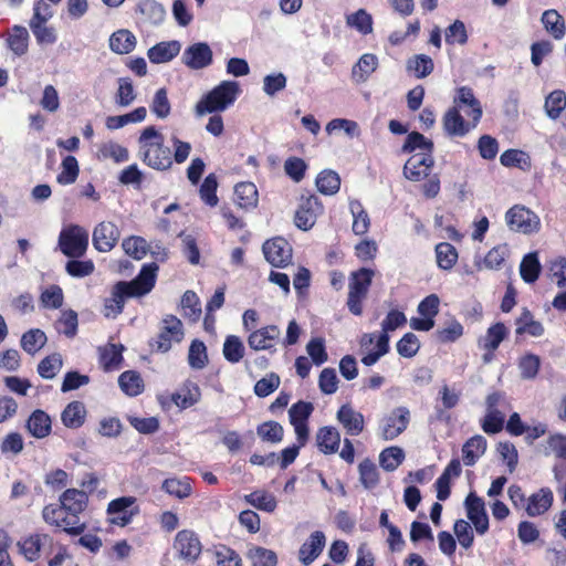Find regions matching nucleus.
Returning a JSON list of instances; mask_svg holds the SVG:
<instances>
[{
  "label": "nucleus",
  "instance_id": "34",
  "mask_svg": "<svg viewBox=\"0 0 566 566\" xmlns=\"http://www.w3.org/2000/svg\"><path fill=\"white\" fill-rule=\"evenodd\" d=\"M516 334H527L533 337H539L544 334V326L541 322L535 321L533 314L524 308L521 315L516 318Z\"/></svg>",
  "mask_w": 566,
  "mask_h": 566
},
{
  "label": "nucleus",
  "instance_id": "10",
  "mask_svg": "<svg viewBox=\"0 0 566 566\" xmlns=\"http://www.w3.org/2000/svg\"><path fill=\"white\" fill-rule=\"evenodd\" d=\"M281 337V331L276 325H266L250 332L247 342L255 352L268 350L274 353Z\"/></svg>",
  "mask_w": 566,
  "mask_h": 566
},
{
  "label": "nucleus",
  "instance_id": "57",
  "mask_svg": "<svg viewBox=\"0 0 566 566\" xmlns=\"http://www.w3.org/2000/svg\"><path fill=\"white\" fill-rule=\"evenodd\" d=\"M405 459L403 450L399 447H389L381 451L379 463L386 471L396 470Z\"/></svg>",
  "mask_w": 566,
  "mask_h": 566
},
{
  "label": "nucleus",
  "instance_id": "16",
  "mask_svg": "<svg viewBox=\"0 0 566 566\" xmlns=\"http://www.w3.org/2000/svg\"><path fill=\"white\" fill-rule=\"evenodd\" d=\"M433 163L432 155L416 154L405 164L403 175L409 180L419 181L429 176Z\"/></svg>",
  "mask_w": 566,
  "mask_h": 566
},
{
  "label": "nucleus",
  "instance_id": "53",
  "mask_svg": "<svg viewBox=\"0 0 566 566\" xmlns=\"http://www.w3.org/2000/svg\"><path fill=\"white\" fill-rule=\"evenodd\" d=\"M566 108V94L562 90L553 91L545 99V111L549 118L556 119Z\"/></svg>",
  "mask_w": 566,
  "mask_h": 566
},
{
  "label": "nucleus",
  "instance_id": "28",
  "mask_svg": "<svg viewBox=\"0 0 566 566\" xmlns=\"http://www.w3.org/2000/svg\"><path fill=\"white\" fill-rule=\"evenodd\" d=\"M553 503V492L543 488L527 499L525 510L530 516H537L545 513Z\"/></svg>",
  "mask_w": 566,
  "mask_h": 566
},
{
  "label": "nucleus",
  "instance_id": "27",
  "mask_svg": "<svg viewBox=\"0 0 566 566\" xmlns=\"http://www.w3.org/2000/svg\"><path fill=\"white\" fill-rule=\"evenodd\" d=\"M340 443V433L335 427L326 426L316 433V444L325 454L337 452Z\"/></svg>",
  "mask_w": 566,
  "mask_h": 566
},
{
  "label": "nucleus",
  "instance_id": "52",
  "mask_svg": "<svg viewBox=\"0 0 566 566\" xmlns=\"http://www.w3.org/2000/svg\"><path fill=\"white\" fill-rule=\"evenodd\" d=\"M252 566H276L277 556L272 549L253 546L248 552Z\"/></svg>",
  "mask_w": 566,
  "mask_h": 566
},
{
  "label": "nucleus",
  "instance_id": "37",
  "mask_svg": "<svg viewBox=\"0 0 566 566\" xmlns=\"http://www.w3.org/2000/svg\"><path fill=\"white\" fill-rule=\"evenodd\" d=\"M349 210L353 216V232L357 235L367 233L370 227V219L359 200L349 201Z\"/></svg>",
  "mask_w": 566,
  "mask_h": 566
},
{
  "label": "nucleus",
  "instance_id": "43",
  "mask_svg": "<svg viewBox=\"0 0 566 566\" xmlns=\"http://www.w3.org/2000/svg\"><path fill=\"white\" fill-rule=\"evenodd\" d=\"M244 353L245 347L239 336L229 335L226 337L222 348L226 360L231 364H237L244 357Z\"/></svg>",
  "mask_w": 566,
  "mask_h": 566
},
{
  "label": "nucleus",
  "instance_id": "7",
  "mask_svg": "<svg viewBox=\"0 0 566 566\" xmlns=\"http://www.w3.org/2000/svg\"><path fill=\"white\" fill-rule=\"evenodd\" d=\"M410 421V411L407 407H397L387 415L380 423L381 438L386 441L394 440L401 434Z\"/></svg>",
  "mask_w": 566,
  "mask_h": 566
},
{
  "label": "nucleus",
  "instance_id": "6",
  "mask_svg": "<svg viewBox=\"0 0 566 566\" xmlns=\"http://www.w3.org/2000/svg\"><path fill=\"white\" fill-rule=\"evenodd\" d=\"M505 221L510 230L523 234L536 233L541 229L538 216L524 206H513L505 213Z\"/></svg>",
  "mask_w": 566,
  "mask_h": 566
},
{
  "label": "nucleus",
  "instance_id": "21",
  "mask_svg": "<svg viewBox=\"0 0 566 566\" xmlns=\"http://www.w3.org/2000/svg\"><path fill=\"white\" fill-rule=\"evenodd\" d=\"M336 419L349 436H358L364 431L365 418L350 405H343L336 413Z\"/></svg>",
  "mask_w": 566,
  "mask_h": 566
},
{
  "label": "nucleus",
  "instance_id": "42",
  "mask_svg": "<svg viewBox=\"0 0 566 566\" xmlns=\"http://www.w3.org/2000/svg\"><path fill=\"white\" fill-rule=\"evenodd\" d=\"M244 501L251 506L269 513L274 512L277 505L274 495L266 491H254L247 494Z\"/></svg>",
  "mask_w": 566,
  "mask_h": 566
},
{
  "label": "nucleus",
  "instance_id": "59",
  "mask_svg": "<svg viewBox=\"0 0 566 566\" xmlns=\"http://www.w3.org/2000/svg\"><path fill=\"white\" fill-rule=\"evenodd\" d=\"M150 111L160 119L167 118L171 111V105L168 99L167 90L159 88L151 101Z\"/></svg>",
  "mask_w": 566,
  "mask_h": 566
},
{
  "label": "nucleus",
  "instance_id": "58",
  "mask_svg": "<svg viewBox=\"0 0 566 566\" xmlns=\"http://www.w3.org/2000/svg\"><path fill=\"white\" fill-rule=\"evenodd\" d=\"M181 308L185 317L189 318L192 322L199 319L201 315V306L199 297L195 292H185L181 298Z\"/></svg>",
  "mask_w": 566,
  "mask_h": 566
},
{
  "label": "nucleus",
  "instance_id": "51",
  "mask_svg": "<svg viewBox=\"0 0 566 566\" xmlns=\"http://www.w3.org/2000/svg\"><path fill=\"white\" fill-rule=\"evenodd\" d=\"M163 490L170 495H174L178 499L188 497L191 494L192 488L190 484L189 478L176 479L170 478L166 479L163 483Z\"/></svg>",
  "mask_w": 566,
  "mask_h": 566
},
{
  "label": "nucleus",
  "instance_id": "11",
  "mask_svg": "<svg viewBox=\"0 0 566 566\" xmlns=\"http://www.w3.org/2000/svg\"><path fill=\"white\" fill-rule=\"evenodd\" d=\"M213 53L206 42H197L187 46L181 55V62L190 70H202L212 64Z\"/></svg>",
  "mask_w": 566,
  "mask_h": 566
},
{
  "label": "nucleus",
  "instance_id": "29",
  "mask_svg": "<svg viewBox=\"0 0 566 566\" xmlns=\"http://www.w3.org/2000/svg\"><path fill=\"white\" fill-rule=\"evenodd\" d=\"M235 203L245 210L253 209L258 206L259 193L253 182H240L234 188Z\"/></svg>",
  "mask_w": 566,
  "mask_h": 566
},
{
  "label": "nucleus",
  "instance_id": "4",
  "mask_svg": "<svg viewBox=\"0 0 566 566\" xmlns=\"http://www.w3.org/2000/svg\"><path fill=\"white\" fill-rule=\"evenodd\" d=\"M88 247V231L78 226L64 227L59 235V248L69 258H81Z\"/></svg>",
  "mask_w": 566,
  "mask_h": 566
},
{
  "label": "nucleus",
  "instance_id": "26",
  "mask_svg": "<svg viewBox=\"0 0 566 566\" xmlns=\"http://www.w3.org/2000/svg\"><path fill=\"white\" fill-rule=\"evenodd\" d=\"M378 64V57L375 54H363L352 69L353 81L357 84L367 82L369 76L377 70Z\"/></svg>",
  "mask_w": 566,
  "mask_h": 566
},
{
  "label": "nucleus",
  "instance_id": "5",
  "mask_svg": "<svg viewBox=\"0 0 566 566\" xmlns=\"http://www.w3.org/2000/svg\"><path fill=\"white\" fill-rule=\"evenodd\" d=\"M374 274L373 270L361 268L350 275L347 306L354 315L363 313L361 302L368 293Z\"/></svg>",
  "mask_w": 566,
  "mask_h": 566
},
{
  "label": "nucleus",
  "instance_id": "36",
  "mask_svg": "<svg viewBox=\"0 0 566 566\" xmlns=\"http://www.w3.org/2000/svg\"><path fill=\"white\" fill-rule=\"evenodd\" d=\"M455 103L458 104L457 107L459 109L462 107V105L470 107V112H465L467 115L473 117L474 124L479 123L482 116V108L480 102L474 97V94L470 87L462 86L458 90Z\"/></svg>",
  "mask_w": 566,
  "mask_h": 566
},
{
  "label": "nucleus",
  "instance_id": "23",
  "mask_svg": "<svg viewBox=\"0 0 566 566\" xmlns=\"http://www.w3.org/2000/svg\"><path fill=\"white\" fill-rule=\"evenodd\" d=\"M180 50L181 44L179 41H164L151 46L148 50L147 55L150 62L160 64L171 61L175 56L179 54Z\"/></svg>",
  "mask_w": 566,
  "mask_h": 566
},
{
  "label": "nucleus",
  "instance_id": "54",
  "mask_svg": "<svg viewBox=\"0 0 566 566\" xmlns=\"http://www.w3.org/2000/svg\"><path fill=\"white\" fill-rule=\"evenodd\" d=\"M117 84L118 88L115 95V102L122 107H127L136 99L133 82L128 77H119Z\"/></svg>",
  "mask_w": 566,
  "mask_h": 566
},
{
  "label": "nucleus",
  "instance_id": "19",
  "mask_svg": "<svg viewBox=\"0 0 566 566\" xmlns=\"http://www.w3.org/2000/svg\"><path fill=\"white\" fill-rule=\"evenodd\" d=\"M175 548L180 557L188 560H196L201 554V543L198 536L188 530L180 531L176 535Z\"/></svg>",
  "mask_w": 566,
  "mask_h": 566
},
{
  "label": "nucleus",
  "instance_id": "45",
  "mask_svg": "<svg viewBox=\"0 0 566 566\" xmlns=\"http://www.w3.org/2000/svg\"><path fill=\"white\" fill-rule=\"evenodd\" d=\"M120 389L128 396H137L144 389V381L139 374L133 370L124 371L118 378Z\"/></svg>",
  "mask_w": 566,
  "mask_h": 566
},
{
  "label": "nucleus",
  "instance_id": "25",
  "mask_svg": "<svg viewBox=\"0 0 566 566\" xmlns=\"http://www.w3.org/2000/svg\"><path fill=\"white\" fill-rule=\"evenodd\" d=\"M27 428L32 437L43 439L51 433V417L43 410H34L27 421Z\"/></svg>",
  "mask_w": 566,
  "mask_h": 566
},
{
  "label": "nucleus",
  "instance_id": "9",
  "mask_svg": "<svg viewBox=\"0 0 566 566\" xmlns=\"http://www.w3.org/2000/svg\"><path fill=\"white\" fill-rule=\"evenodd\" d=\"M184 338L182 323L174 315H167L161 321L160 333L156 339V348L161 353L168 352L174 343Z\"/></svg>",
  "mask_w": 566,
  "mask_h": 566
},
{
  "label": "nucleus",
  "instance_id": "12",
  "mask_svg": "<svg viewBox=\"0 0 566 566\" xmlns=\"http://www.w3.org/2000/svg\"><path fill=\"white\" fill-rule=\"evenodd\" d=\"M262 250L266 261L276 268L286 266L292 259V247L281 237L265 241Z\"/></svg>",
  "mask_w": 566,
  "mask_h": 566
},
{
  "label": "nucleus",
  "instance_id": "35",
  "mask_svg": "<svg viewBox=\"0 0 566 566\" xmlns=\"http://www.w3.org/2000/svg\"><path fill=\"white\" fill-rule=\"evenodd\" d=\"M486 444V439L480 434L469 439L462 448L464 464L473 465L485 453Z\"/></svg>",
  "mask_w": 566,
  "mask_h": 566
},
{
  "label": "nucleus",
  "instance_id": "41",
  "mask_svg": "<svg viewBox=\"0 0 566 566\" xmlns=\"http://www.w3.org/2000/svg\"><path fill=\"white\" fill-rule=\"evenodd\" d=\"M506 334L507 331L504 324L496 323L479 339V346L488 352H494L505 338Z\"/></svg>",
  "mask_w": 566,
  "mask_h": 566
},
{
  "label": "nucleus",
  "instance_id": "44",
  "mask_svg": "<svg viewBox=\"0 0 566 566\" xmlns=\"http://www.w3.org/2000/svg\"><path fill=\"white\" fill-rule=\"evenodd\" d=\"M457 249L448 242H441L436 245L437 264L442 270H451L458 261Z\"/></svg>",
  "mask_w": 566,
  "mask_h": 566
},
{
  "label": "nucleus",
  "instance_id": "31",
  "mask_svg": "<svg viewBox=\"0 0 566 566\" xmlns=\"http://www.w3.org/2000/svg\"><path fill=\"white\" fill-rule=\"evenodd\" d=\"M136 46V36L127 29H120L109 36V49L116 54H128Z\"/></svg>",
  "mask_w": 566,
  "mask_h": 566
},
{
  "label": "nucleus",
  "instance_id": "33",
  "mask_svg": "<svg viewBox=\"0 0 566 566\" xmlns=\"http://www.w3.org/2000/svg\"><path fill=\"white\" fill-rule=\"evenodd\" d=\"M542 265L537 252H530L522 259L520 274L525 283H535L541 274Z\"/></svg>",
  "mask_w": 566,
  "mask_h": 566
},
{
  "label": "nucleus",
  "instance_id": "24",
  "mask_svg": "<svg viewBox=\"0 0 566 566\" xmlns=\"http://www.w3.org/2000/svg\"><path fill=\"white\" fill-rule=\"evenodd\" d=\"M509 253L510 249L507 244H499L492 248L483 259H476L474 265L478 271L499 270L509 256Z\"/></svg>",
  "mask_w": 566,
  "mask_h": 566
},
{
  "label": "nucleus",
  "instance_id": "30",
  "mask_svg": "<svg viewBox=\"0 0 566 566\" xmlns=\"http://www.w3.org/2000/svg\"><path fill=\"white\" fill-rule=\"evenodd\" d=\"M201 397L200 388L195 382H186L179 390L172 394L171 400L181 409L196 405Z\"/></svg>",
  "mask_w": 566,
  "mask_h": 566
},
{
  "label": "nucleus",
  "instance_id": "46",
  "mask_svg": "<svg viewBox=\"0 0 566 566\" xmlns=\"http://www.w3.org/2000/svg\"><path fill=\"white\" fill-rule=\"evenodd\" d=\"M46 335L43 331L39 328H33L25 332L21 337V347L28 354H35L39 352L46 343Z\"/></svg>",
  "mask_w": 566,
  "mask_h": 566
},
{
  "label": "nucleus",
  "instance_id": "22",
  "mask_svg": "<svg viewBox=\"0 0 566 566\" xmlns=\"http://www.w3.org/2000/svg\"><path fill=\"white\" fill-rule=\"evenodd\" d=\"M87 500L86 491L77 489H67L60 496L61 504L73 517L86 509Z\"/></svg>",
  "mask_w": 566,
  "mask_h": 566
},
{
  "label": "nucleus",
  "instance_id": "61",
  "mask_svg": "<svg viewBox=\"0 0 566 566\" xmlns=\"http://www.w3.org/2000/svg\"><path fill=\"white\" fill-rule=\"evenodd\" d=\"M63 365L60 354H52L42 359L38 366V371L41 377L52 379L61 370Z\"/></svg>",
  "mask_w": 566,
  "mask_h": 566
},
{
  "label": "nucleus",
  "instance_id": "3",
  "mask_svg": "<svg viewBox=\"0 0 566 566\" xmlns=\"http://www.w3.org/2000/svg\"><path fill=\"white\" fill-rule=\"evenodd\" d=\"M240 85L234 81H222L195 105V115L202 117L207 114L221 113L234 104L239 94Z\"/></svg>",
  "mask_w": 566,
  "mask_h": 566
},
{
  "label": "nucleus",
  "instance_id": "50",
  "mask_svg": "<svg viewBox=\"0 0 566 566\" xmlns=\"http://www.w3.org/2000/svg\"><path fill=\"white\" fill-rule=\"evenodd\" d=\"M78 319L77 313L73 310H66L61 313V316L55 323V328L60 334L72 338L77 333Z\"/></svg>",
  "mask_w": 566,
  "mask_h": 566
},
{
  "label": "nucleus",
  "instance_id": "48",
  "mask_svg": "<svg viewBox=\"0 0 566 566\" xmlns=\"http://www.w3.org/2000/svg\"><path fill=\"white\" fill-rule=\"evenodd\" d=\"M316 187L323 195H335L340 187V178L333 170H324L316 178Z\"/></svg>",
  "mask_w": 566,
  "mask_h": 566
},
{
  "label": "nucleus",
  "instance_id": "62",
  "mask_svg": "<svg viewBox=\"0 0 566 566\" xmlns=\"http://www.w3.org/2000/svg\"><path fill=\"white\" fill-rule=\"evenodd\" d=\"M549 279L558 286H566V256H557L548 262Z\"/></svg>",
  "mask_w": 566,
  "mask_h": 566
},
{
  "label": "nucleus",
  "instance_id": "39",
  "mask_svg": "<svg viewBox=\"0 0 566 566\" xmlns=\"http://www.w3.org/2000/svg\"><path fill=\"white\" fill-rule=\"evenodd\" d=\"M542 23L545 30L556 40H560L565 35V22L563 17L554 9L543 12Z\"/></svg>",
  "mask_w": 566,
  "mask_h": 566
},
{
  "label": "nucleus",
  "instance_id": "60",
  "mask_svg": "<svg viewBox=\"0 0 566 566\" xmlns=\"http://www.w3.org/2000/svg\"><path fill=\"white\" fill-rule=\"evenodd\" d=\"M99 155L104 159H113L116 164H122L129 159L127 148L114 142L102 145Z\"/></svg>",
  "mask_w": 566,
  "mask_h": 566
},
{
  "label": "nucleus",
  "instance_id": "55",
  "mask_svg": "<svg viewBox=\"0 0 566 566\" xmlns=\"http://www.w3.org/2000/svg\"><path fill=\"white\" fill-rule=\"evenodd\" d=\"M125 253L136 260H142L149 251L147 241L137 235L125 239L122 243Z\"/></svg>",
  "mask_w": 566,
  "mask_h": 566
},
{
  "label": "nucleus",
  "instance_id": "18",
  "mask_svg": "<svg viewBox=\"0 0 566 566\" xmlns=\"http://www.w3.org/2000/svg\"><path fill=\"white\" fill-rule=\"evenodd\" d=\"M476 125L473 118L472 122H465L457 106L449 108L443 116V128L451 137H463Z\"/></svg>",
  "mask_w": 566,
  "mask_h": 566
},
{
  "label": "nucleus",
  "instance_id": "40",
  "mask_svg": "<svg viewBox=\"0 0 566 566\" xmlns=\"http://www.w3.org/2000/svg\"><path fill=\"white\" fill-rule=\"evenodd\" d=\"M406 69L417 78H424L430 75L434 69L432 59L426 54H417L408 59Z\"/></svg>",
  "mask_w": 566,
  "mask_h": 566
},
{
  "label": "nucleus",
  "instance_id": "14",
  "mask_svg": "<svg viewBox=\"0 0 566 566\" xmlns=\"http://www.w3.org/2000/svg\"><path fill=\"white\" fill-rule=\"evenodd\" d=\"M322 213L323 205L316 196L312 195L302 198L295 213V224L302 230H308L315 224L317 217Z\"/></svg>",
  "mask_w": 566,
  "mask_h": 566
},
{
  "label": "nucleus",
  "instance_id": "17",
  "mask_svg": "<svg viewBox=\"0 0 566 566\" xmlns=\"http://www.w3.org/2000/svg\"><path fill=\"white\" fill-rule=\"evenodd\" d=\"M135 13L138 15L139 22L149 25H159L166 17L164 6L156 0H139Z\"/></svg>",
  "mask_w": 566,
  "mask_h": 566
},
{
  "label": "nucleus",
  "instance_id": "8",
  "mask_svg": "<svg viewBox=\"0 0 566 566\" xmlns=\"http://www.w3.org/2000/svg\"><path fill=\"white\" fill-rule=\"evenodd\" d=\"M136 497L122 496L109 502L107 506L108 520L112 524L125 526L138 514Z\"/></svg>",
  "mask_w": 566,
  "mask_h": 566
},
{
  "label": "nucleus",
  "instance_id": "64",
  "mask_svg": "<svg viewBox=\"0 0 566 566\" xmlns=\"http://www.w3.org/2000/svg\"><path fill=\"white\" fill-rule=\"evenodd\" d=\"M259 437L272 443L281 442L283 439V427L276 421H268L258 427Z\"/></svg>",
  "mask_w": 566,
  "mask_h": 566
},
{
  "label": "nucleus",
  "instance_id": "2",
  "mask_svg": "<svg viewBox=\"0 0 566 566\" xmlns=\"http://www.w3.org/2000/svg\"><path fill=\"white\" fill-rule=\"evenodd\" d=\"M143 161L153 169L167 170L172 166L171 150L164 144V136L154 126L146 127L139 138Z\"/></svg>",
  "mask_w": 566,
  "mask_h": 566
},
{
  "label": "nucleus",
  "instance_id": "49",
  "mask_svg": "<svg viewBox=\"0 0 566 566\" xmlns=\"http://www.w3.org/2000/svg\"><path fill=\"white\" fill-rule=\"evenodd\" d=\"M346 23L364 35L373 32V18L365 9H359L348 14L346 17Z\"/></svg>",
  "mask_w": 566,
  "mask_h": 566
},
{
  "label": "nucleus",
  "instance_id": "1",
  "mask_svg": "<svg viewBox=\"0 0 566 566\" xmlns=\"http://www.w3.org/2000/svg\"><path fill=\"white\" fill-rule=\"evenodd\" d=\"M158 265L148 263L143 265L139 274L130 282L120 281L116 283L111 296L104 301L103 314L107 318H115L123 312L127 297H139L148 294L156 283Z\"/></svg>",
  "mask_w": 566,
  "mask_h": 566
},
{
  "label": "nucleus",
  "instance_id": "63",
  "mask_svg": "<svg viewBox=\"0 0 566 566\" xmlns=\"http://www.w3.org/2000/svg\"><path fill=\"white\" fill-rule=\"evenodd\" d=\"M505 417L499 409L486 410L481 422L485 433L494 434L503 429Z\"/></svg>",
  "mask_w": 566,
  "mask_h": 566
},
{
  "label": "nucleus",
  "instance_id": "56",
  "mask_svg": "<svg viewBox=\"0 0 566 566\" xmlns=\"http://www.w3.org/2000/svg\"><path fill=\"white\" fill-rule=\"evenodd\" d=\"M78 163L74 156H66L61 164V172L56 180L61 185H71L75 182L78 176Z\"/></svg>",
  "mask_w": 566,
  "mask_h": 566
},
{
  "label": "nucleus",
  "instance_id": "32",
  "mask_svg": "<svg viewBox=\"0 0 566 566\" xmlns=\"http://www.w3.org/2000/svg\"><path fill=\"white\" fill-rule=\"evenodd\" d=\"M85 417L86 409L81 401L70 402L61 413L62 423L71 429L80 428L84 423Z\"/></svg>",
  "mask_w": 566,
  "mask_h": 566
},
{
  "label": "nucleus",
  "instance_id": "38",
  "mask_svg": "<svg viewBox=\"0 0 566 566\" xmlns=\"http://www.w3.org/2000/svg\"><path fill=\"white\" fill-rule=\"evenodd\" d=\"M48 535L34 534L22 538L19 543L20 553L29 560L34 562L40 557L43 541H46Z\"/></svg>",
  "mask_w": 566,
  "mask_h": 566
},
{
  "label": "nucleus",
  "instance_id": "47",
  "mask_svg": "<svg viewBox=\"0 0 566 566\" xmlns=\"http://www.w3.org/2000/svg\"><path fill=\"white\" fill-rule=\"evenodd\" d=\"M29 33L24 27L14 25L8 38V45L17 55H23L28 50Z\"/></svg>",
  "mask_w": 566,
  "mask_h": 566
},
{
  "label": "nucleus",
  "instance_id": "20",
  "mask_svg": "<svg viewBox=\"0 0 566 566\" xmlns=\"http://www.w3.org/2000/svg\"><path fill=\"white\" fill-rule=\"evenodd\" d=\"M325 544L324 533L321 531L313 532L298 549L300 562L305 566L311 565L322 554Z\"/></svg>",
  "mask_w": 566,
  "mask_h": 566
},
{
  "label": "nucleus",
  "instance_id": "13",
  "mask_svg": "<svg viewBox=\"0 0 566 566\" xmlns=\"http://www.w3.org/2000/svg\"><path fill=\"white\" fill-rule=\"evenodd\" d=\"M120 238L117 226L111 221L97 223L93 230V245L99 252H109Z\"/></svg>",
  "mask_w": 566,
  "mask_h": 566
},
{
  "label": "nucleus",
  "instance_id": "15",
  "mask_svg": "<svg viewBox=\"0 0 566 566\" xmlns=\"http://www.w3.org/2000/svg\"><path fill=\"white\" fill-rule=\"evenodd\" d=\"M464 506L468 518L474 525L478 534H485L489 530V517L483 499L471 492L464 501Z\"/></svg>",
  "mask_w": 566,
  "mask_h": 566
}]
</instances>
